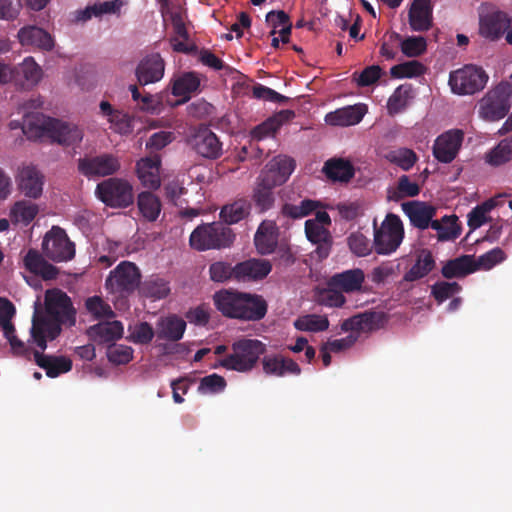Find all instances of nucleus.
Instances as JSON below:
<instances>
[{
    "instance_id": "nucleus-39",
    "label": "nucleus",
    "mask_w": 512,
    "mask_h": 512,
    "mask_svg": "<svg viewBox=\"0 0 512 512\" xmlns=\"http://www.w3.org/2000/svg\"><path fill=\"white\" fill-rule=\"evenodd\" d=\"M435 260L432 253L423 249L417 255L413 266L404 274L403 280L414 282L427 276L435 268Z\"/></svg>"
},
{
    "instance_id": "nucleus-32",
    "label": "nucleus",
    "mask_w": 512,
    "mask_h": 512,
    "mask_svg": "<svg viewBox=\"0 0 512 512\" xmlns=\"http://www.w3.org/2000/svg\"><path fill=\"white\" fill-rule=\"evenodd\" d=\"M254 243L261 255L275 251L278 244V228L272 221H263L254 236Z\"/></svg>"
},
{
    "instance_id": "nucleus-38",
    "label": "nucleus",
    "mask_w": 512,
    "mask_h": 512,
    "mask_svg": "<svg viewBox=\"0 0 512 512\" xmlns=\"http://www.w3.org/2000/svg\"><path fill=\"white\" fill-rule=\"evenodd\" d=\"M322 171L330 180L339 182H348L355 174L352 163L343 158H331L327 160Z\"/></svg>"
},
{
    "instance_id": "nucleus-4",
    "label": "nucleus",
    "mask_w": 512,
    "mask_h": 512,
    "mask_svg": "<svg viewBox=\"0 0 512 512\" xmlns=\"http://www.w3.org/2000/svg\"><path fill=\"white\" fill-rule=\"evenodd\" d=\"M266 352V345L251 338H241L231 345V352L219 360V365L227 370L239 373L252 371L260 357Z\"/></svg>"
},
{
    "instance_id": "nucleus-53",
    "label": "nucleus",
    "mask_w": 512,
    "mask_h": 512,
    "mask_svg": "<svg viewBox=\"0 0 512 512\" xmlns=\"http://www.w3.org/2000/svg\"><path fill=\"white\" fill-rule=\"evenodd\" d=\"M400 48L405 56L418 57L426 52L427 41L423 36H408L400 42Z\"/></svg>"
},
{
    "instance_id": "nucleus-2",
    "label": "nucleus",
    "mask_w": 512,
    "mask_h": 512,
    "mask_svg": "<svg viewBox=\"0 0 512 512\" xmlns=\"http://www.w3.org/2000/svg\"><path fill=\"white\" fill-rule=\"evenodd\" d=\"M213 304L222 316L243 321H259L267 313V303L258 294L222 288L213 294Z\"/></svg>"
},
{
    "instance_id": "nucleus-24",
    "label": "nucleus",
    "mask_w": 512,
    "mask_h": 512,
    "mask_svg": "<svg viewBox=\"0 0 512 512\" xmlns=\"http://www.w3.org/2000/svg\"><path fill=\"white\" fill-rule=\"evenodd\" d=\"M402 210L409 217L411 224L424 230L431 227L433 217L436 215V208L426 202L410 201L402 204Z\"/></svg>"
},
{
    "instance_id": "nucleus-58",
    "label": "nucleus",
    "mask_w": 512,
    "mask_h": 512,
    "mask_svg": "<svg viewBox=\"0 0 512 512\" xmlns=\"http://www.w3.org/2000/svg\"><path fill=\"white\" fill-rule=\"evenodd\" d=\"M461 290L457 282H437L431 287V295L440 304Z\"/></svg>"
},
{
    "instance_id": "nucleus-12",
    "label": "nucleus",
    "mask_w": 512,
    "mask_h": 512,
    "mask_svg": "<svg viewBox=\"0 0 512 512\" xmlns=\"http://www.w3.org/2000/svg\"><path fill=\"white\" fill-rule=\"evenodd\" d=\"M43 134H47L55 142L66 146L80 143L84 135L83 130L76 124L50 117L43 119L35 136Z\"/></svg>"
},
{
    "instance_id": "nucleus-22",
    "label": "nucleus",
    "mask_w": 512,
    "mask_h": 512,
    "mask_svg": "<svg viewBox=\"0 0 512 512\" xmlns=\"http://www.w3.org/2000/svg\"><path fill=\"white\" fill-rule=\"evenodd\" d=\"M305 234L307 239L317 247L314 253L319 259H325L329 256L333 244V238L330 231L318 223L311 220L305 222Z\"/></svg>"
},
{
    "instance_id": "nucleus-5",
    "label": "nucleus",
    "mask_w": 512,
    "mask_h": 512,
    "mask_svg": "<svg viewBox=\"0 0 512 512\" xmlns=\"http://www.w3.org/2000/svg\"><path fill=\"white\" fill-rule=\"evenodd\" d=\"M234 240L232 229L221 222L200 225L190 235V245L198 251L226 248Z\"/></svg>"
},
{
    "instance_id": "nucleus-26",
    "label": "nucleus",
    "mask_w": 512,
    "mask_h": 512,
    "mask_svg": "<svg viewBox=\"0 0 512 512\" xmlns=\"http://www.w3.org/2000/svg\"><path fill=\"white\" fill-rule=\"evenodd\" d=\"M160 167L161 159L158 155L142 158L137 161L136 173L144 187L150 189H158L160 187Z\"/></svg>"
},
{
    "instance_id": "nucleus-61",
    "label": "nucleus",
    "mask_w": 512,
    "mask_h": 512,
    "mask_svg": "<svg viewBox=\"0 0 512 512\" xmlns=\"http://www.w3.org/2000/svg\"><path fill=\"white\" fill-rule=\"evenodd\" d=\"M19 73L31 85L37 84L42 77V69L32 57L23 60L19 67Z\"/></svg>"
},
{
    "instance_id": "nucleus-21",
    "label": "nucleus",
    "mask_w": 512,
    "mask_h": 512,
    "mask_svg": "<svg viewBox=\"0 0 512 512\" xmlns=\"http://www.w3.org/2000/svg\"><path fill=\"white\" fill-rule=\"evenodd\" d=\"M272 265L265 259H249L235 265V278L238 282H250L265 278Z\"/></svg>"
},
{
    "instance_id": "nucleus-51",
    "label": "nucleus",
    "mask_w": 512,
    "mask_h": 512,
    "mask_svg": "<svg viewBox=\"0 0 512 512\" xmlns=\"http://www.w3.org/2000/svg\"><path fill=\"white\" fill-rule=\"evenodd\" d=\"M425 66L417 60L407 61L394 65L390 69V74L394 78H412L420 76L424 73Z\"/></svg>"
},
{
    "instance_id": "nucleus-8",
    "label": "nucleus",
    "mask_w": 512,
    "mask_h": 512,
    "mask_svg": "<svg viewBox=\"0 0 512 512\" xmlns=\"http://www.w3.org/2000/svg\"><path fill=\"white\" fill-rule=\"evenodd\" d=\"M141 284V272L139 268L130 261L120 262L110 271L105 281V287L109 293L121 297L131 295Z\"/></svg>"
},
{
    "instance_id": "nucleus-63",
    "label": "nucleus",
    "mask_w": 512,
    "mask_h": 512,
    "mask_svg": "<svg viewBox=\"0 0 512 512\" xmlns=\"http://www.w3.org/2000/svg\"><path fill=\"white\" fill-rule=\"evenodd\" d=\"M156 331L148 322H141L135 325L131 332V340L137 344H148L152 341Z\"/></svg>"
},
{
    "instance_id": "nucleus-19",
    "label": "nucleus",
    "mask_w": 512,
    "mask_h": 512,
    "mask_svg": "<svg viewBox=\"0 0 512 512\" xmlns=\"http://www.w3.org/2000/svg\"><path fill=\"white\" fill-rule=\"evenodd\" d=\"M408 22L412 31L426 32L433 26L431 0H413L408 11Z\"/></svg>"
},
{
    "instance_id": "nucleus-34",
    "label": "nucleus",
    "mask_w": 512,
    "mask_h": 512,
    "mask_svg": "<svg viewBox=\"0 0 512 512\" xmlns=\"http://www.w3.org/2000/svg\"><path fill=\"white\" fill-rule=\"evenodd\" d=\"M294 117L295 112L293 110H281L254 127L251 131V135L257 140L273 136L283 124L291 121Z\"/></svg>"
},
{
    "instance_id": "nucleus-33",
    "label": "nucleus",
    "mask_w": 512,
    "mask_h": 512,
    "mask_svg": "<svg viewBox=\"0 0 512 512\" xmlns=\"http://www.w3.org/2000/svg\"><path fill=\"white\" fill-rule=\"evenodd\" d=\"M186 330V322L179 316L173 314L162 317L156 326L157 339L177 342L182 339Z\"/></svg>"
},
{
    "instance_id": "nucleus-40",
    "label": "nucleus",
    "mask_w": 512,
    "mask_h": 512,
    "mask_svg": "<svg viewBox=\"0 0 512 512\" xmlns=\"http://www.w3.org/2000/svg\"><path fill=\"white\" fill-rule=\"evenodd\" d=\"M251 210V203L245 198L235 200L231 204L222 207L220 217L225 222V225L235 224L245 219Z\"/></svg>"
},
{
    "instance_id": "nucleus-37",
    "label": "nucleus",
    "mask_w": 512,
    "mask_h": 512,
    "mask_svg": "<svg viewBox=\"0 0 512 512\" xmlns=\"http://www.w3.org/2000/svg\"><path fill=\"white\" fill-rule=\"evenodd\" d=\"M24 266L29 272L40 275L45 280L54 279L58 274L57 268L45 261L42 255L34 249H30L24 257Z\"/></svg>"
},
{
    "instance_id": "nucleus-14",
    "label": "nucleus",
    "mask_w": 512,
    "mask_h": 512,
    "mask_svg": "<svg viewBox=\"0 0 512 512\" xmlns=\"http://www.w3.org/2000/svg\"><path fill=\"white\" fill-rule=\"evenodd\" d=\"M479 33L491 41L498 40L505 34L506 42L512 45L511 18L502 11L487 13L480 17Z\"/></svg>"
},
{
    "instance_id": "nucleus-10",
    "label": "nucleus",
    "mask_w": 512,
    "mask_h": 512,
    "mask_svg": "<svg viewBox=\"0 0 512 512\" xmlns=\"http://www.w3.org/2000/svg\"><path fill=\"white\" fill-rule=\"evenodd\" d=\"M488 78L481 67L470 64L451 71L448 83L454 94L472 95L485 87Z\"/></svg>"
},
{
    "instance_id": "nucleus-18",
    "label": "nucleus",
    "mask_w": 512,
    "mask_h": 512,
    "mask_svg": "<svg viewBox=\"0 0 512 512\" xmlns=\"http://www.w3.org/2000/svg\"><path fill=\"white\" fill-rule=\"evenodd\" d=\"M18 190L30 199H38L43 193L44 176L33 165L19 168L16 175Z\"/></svg>"
},
{
    "instance_id": "nucleus-7",
    "label": "nucleus",
    "mask_w": 512,
    "mask_h": 512,
    "mask_svg": "<svg viewBox=\"0 0 512 512\" xmlns=\"http://www.w3.org/2000/svg\"><path fill=\"white\" fill-rule=\"evenodd\" d=\"M511 93V85L500 82L479 101V116L486 121L504 118L511 108Z\"/></svg>"
},
{
    "instance_id": "nucleus-56",
    "label": "nucleus",
    "mask_w": 512,
    "mask_h": 512,
    "mask_svg": "<svg viewBox=\"0 0 512 512\" xmlns=\"http://www.w3.org/2000/svg\"><path fill=\"white\" fill-rule=\"evenodd\" d=\"M505 259L506 254L501 248H493L490 251L479 256L478 259L475 260L476 271L479 269L489 270L493 268L495 265L503 262Z\"/></svg>"
},
{
    "instance_id": "nucleus-64",
    "label": "nucleus",
    "mask_w": 512,
    "mask_h": 512,
    "mask_svg": "<svg viewBox=\"0 0 512 512\" xmlns=\"http://www.w3.org/2000/svg\"><path fill=\"white\" fill-rule=\"evenodd\" d=\"M408 90L398 87L390 96L387 103V108L390 114H397L401 112L407 105Z\"/></svg>"
},
{
    "instance_id": "nucleus-20",
    "label": "nucleus",
    "mask_w": 512,
    "mask_h": 512,
    "mask_svg": "<svg viewBox=\"0 0 512 512\" xmlns=\"http://www.w3.org/2000/svg\"><path fill=\"white\" fill-rule=\"evenodd\" d=\"M164 70V60L158 53H153L139 62L135 74L140 85H147L160 81Z\"/></svg>"
},
{
    "instance_id": "nucleus-1",
    "label": "nucleus",
    "mask_w": 512,
    "mask_h": 512,
    "mask_svg": "<svg viewBox=\"0 0 512 512\" xmlns=\"http://www.w3.org/2000/svg\"><path fill=\"white\" fill-rule=\"evenodd\" d=\"M45 313L35 309L30 330L31 340L44 351L47 341L56 339L62 326L76 324V309L71 298L60 289H50L45 293Z\"/></svg>"
},
{
    "instance_id": "nucleus-15",
    "label": "nucleus",
    "mask_w": 512,
    "mask_h": 512,
    "mask_svg": "<svg viewBox=\"0 0 512 512\" xmlns=\"http://www.w3.org/2000/svg\"><path fill=\"white\" fill-rule=\"evenodd\" d=\"M190 147L200 156L217 159L222 155V143L207 126H199L188 138Z\"/></svg>"
},
{
    "instance_id": "nucleus-36",
    "label": "nucleus",
    "mask_w": 512,
    "mask_h": 512,
    "mask_svg": "<svg viewBox=\"0 0 512 512\" xmlns=\"http://www.w3.org/2000/svg\"><path fill=\"white\" fill-rule=\"evenodd\" d=\"M476 271L473 255H462L445 262L441 274L446 279L463 278Z\"/></svg>"
},
{
    "instance_id": "nucleus-62",
    "label": "nucleus",
    "mask_w": 512,
    "mask_h": 512,
    "mask_svg": "<svg viewBox=\"0 0 512 512\" xmlns=\"http://www.w3.org/2000/svg\"><path fill=\"white\" fill-rule=\"evenodd\" d=\"M253 97L256 99L284 104L289 101V98L276 92L275 90L264 86L262 84H256L252 89Z\"/></svg>"
},
{
    "instance_id": "nucleus-45",
    "label": "nucleus",
    "mask_w": 512,
    "mask_h": 512,
    "mask_svg": "<svg viewBox=\"0 0 512 512\" xmlns=\"http://www.w3.org/2000/svg\"><path fill=\"white\" fill-rule=\"evenodd\" d=\"M456 215L444 216L441 220L431 222V228L437 232L438 240H454L460 235V227L457 224Z\"/></svg>"
},
{
    "instance_id": "nucleus-47",
    "label": "nucleus",
    "mask_w": 512,
    "mask_h": 512,
    "mask_svg": "<svg viewBox=\"0 0 512 512\" xmlns=\"http://www.w3.org/2000/svg\"><path fill=\"white\" fill-rule=\"evenodd\" d=\"M496 205L497 202L494 199H488L474 207L467 215V223L470 230L473 231L487 223L490 220L487 214L492 211Z\"/></svg>"
},
{
    "instance_id": "nucleus-25",
    "label": "nucleus",
    "mask_w": 512,
    "mask_h": 512,
    "mask_svg": "<svg viewBox=\"0 0 512 512\" xmlns=\"http://www.w3.org/2000/svg\"><path fill=\"white\" fill-rule=\"evenodd\" d=\"M90 340L99 344H110L122 338L124 326L121 321H103L90 326L86 331Z\"/></svg>"
},
{
    "instance_id": "nucleus-43",
    "label": "nucleus",
    "mask_w": 512,
    "mask_h": 512,
    "mask_svg": "<svg viewBox=\"0 0 512 512\" xmlns=\"http://www.w3.org/2000/svg\"><path fill=\"white\" fill-rule=\"evenodd\" d=\"M39 212L38 205L28 200H20L10 209V219L13 223L29 225Z\"/></svg>"
},
{
    "instance_id": "nucleus-42",
    "label": "nucleus",
    "mask_w": 512,
    "mask_h": 512,
    "mask_svg": "<svg viewBox=\"0 0 512 512\" xmlns=\"http://www.w3.org/2000/svg\"><path fill=\"white\" fill-rule=\"evenodd\" d=\"M139 293L147 298L163 299L170 293L169 283L157 275H152L141 282Z\"/></svg>"
},
{
    "instance_id": "nucleus-46",
    "label": "nucleus",
    "mask_w": 512,
    "mask_h": 512,
    "mask_svg": "<svg viewBox=\"0 0 512 512\" xmlns=\"http://www.w3.org/2000/svg\"><path fill=\"white\" fill-rule=\"evenodd\" d=\"M512 160V137L501 140L486 154V162L497 167Z\"/></svg>"
},
{
    "instance_id": "nucleus-49",
    "label": "nucleus",
    "mask_w": 512,
    "mask_h": 512,
    "mask_svg": "<svg viewBox=\"0 0 512 512\" xmlns=\"http://www.w3.org/2000/svg\"><path fill=\"white\" fill-rule=\"evenodd\" d=\"M84 305L87 312L92 315L94 319H112L115 317V312L112 310L111 306L100 296L94 295L88 297Z\"/></svg>"
},
{
    "instance_id": "nucleus-54",
    "label": "nucleus",
    "mask_w": 512,
    "mask_h": 512,
    "mask_svg": "<svg viewBox=\"0 0 512 512\" xmlns=\"http://www.w3.org/2000/svg\"><path fill=\"white\" fill-rule=\"evenodd\" d=\"M209 276L213 282L224 283L235 278V266L223 261H217L209 266Z\"/></svg>"
},
{
    "instance_id": "nucleus-44",
    "label": "nucleus",
    "mask_w": 512,
    "mask_h": 512,
    "mask_svg": "<svg viewBox=\"0 0 512 512\" xmlns=\"http://www.w3.org/2000/svg\"><path fill=\"white\" fill-rule=\"evenodd\" d=\"M137 206L141 215L149 222L156 221L161 212V202L151 192H141L137 198Z\"/></svg>"
},
{
    "instance_id": "nucleus-29",
    "label": "nucleus",
    "mask_w": 512,
    "mask_h": 512,
    "mask_svg": "<svg viewBox=\"0 0 512 512\" xmlns=\"http://www.w3.org/2000/svg\"><path fill=\"white\" fill-rule=\"evenodd\" d=\"M382 321L383 313L365 311L344 320L341 324V330L344 332H369L378 328Z\"/></svg>"
},
{
    "instance_id": "nucleus-11",
    "label": "nucleus",
    "mask_w": 512,
    "mask_h": 512,
    "mask_svg": "<svg viewBox=\"0 0 512 512\" xmlns=\"http://www.w3.org/2000/svg\"><path fill=\"white\" fill-rule=\"evenodd\" d=\"M77 168L86 178L97 179L115 175L121 169V162L115 154L102 153L79 158Z\"/></svg>"
},
{
    "instance_id": "nucleus-30",
    "label": "nucleus",
    "mask_w": 512,
    "mask_h": 512,
    "mask_svg": "<svg viewBox=\"0 0 512 512\" xmlns=\"http://www.w3.org/2000/svg\"><path fill=\"white\" fill-rule=\"evenodd\" d=\"M33 357L36 364L45 370L50 378H56L72 369V361L65 356L46 355L40 351L34 350Z\"/></svg>"
},
{
    "instance_id": "nucleus-48",
    "label": "nucleus",
    "mask_w": 512,
    "mask_h": 512,
    "mask_svg": "<svg viewBox=\"0 0 512 512\" xmlns=\"http://www.w3.org/2000/svg\"><path fill=\"white\" fill-rule=\"evenodd\" d=\"M315 298L317 303L327 307H342L346 298L338 287H331L329 280L327 281V287L317 289Z\"/></svg>"
},
{
    "instance_id": "nucleus-27",
    "label": "nucleus",
    "mask_w": 512,
    "mask_h": 512,
    "mask_svg": "<svg viewBox=\"0 0 512 512\" xmlns=\"http://www.w3.org/2000/svg\"><path fill=\"white\" fill-rule=\"evenodd\" d=\"M366 112L364 104L346 106L326 114L325 122L331 126H352L360 123Z\"/></svg>"
},
{
    "instance_id": "nucleus-23",
    "label": "nucleus",
    "mask_w": 512,
    "mask_h": 512,
    "mask_svg": "<svg viewBox=\"0 0 512 512\" xmlns=\"http://www.w3.org/2000/svg\"><path fill=\"white\" fill-rule=\"evenodd\" d=\"M263 372L268 376L284 377L286 375H299L301 368L291 358L281 354L266 355L262 358Z\"/></svg>"
},
{
    "instance_id": "nucleus-13",
    "label": "nucleus",
    "mask_w": 512,
    "mask_h": 512,
    "mask_svg": "<svg viewBox=\"0 0 512 512\" xmlns=\"http://www.w3.org/2000/svg\"><path fill=\"white\" fill-rule=\"evenodd\" d=\"M42 246L45 255L55 262L68 261L75 256L74 243L70 241L66 232L57 226H53L46 234Z\"/></svg>"
},
{
    "instance_id": "nucleus-17",
    "label": "nucleus",
    "mask_w": 512,
    "mask_h": 512,
    "mask_svg": "<svg viewBox=\"0 0 512 512\" xmlns=\"http://www.w3.org/2000/svg\"><path fill=\"white\" fill-rule=\"evenodd\" d=\"M461 130H449L438 136L433 145L434 157L442 163H451L457 156L463 142Z\"/></svg>"
},
{
    "instance_id": "nucleus-9",
    "label": "nucleus",
    "mask_w": 512,
    "mask_h": 512,
    "mask_svg": "<svg viewBox=\"0 0 512 512\" xmlns=\"http://www.w3.org/2000/svg\"><path fill=\"white\" fill-rule=\"evenodd\" d=\"M98 199L111 208H127L134 202L133 186L123 178L110 177L98 183Z\"/></svg>"
},
{
    "instance_id": "nucleus-31",
    "label": "nucleus",
    "mask_w": 512,
    "mask_h": 512,
    "mask_svg": "<svg viewBox=\"0 0 512 512\" xmlns=\"http://www.w3.org/2000/svg\"><path fill=\"white\" fill-rule=\"evenodd\" d=\"M100 114L111 124V128L121 135H128L133 131V119L121 110L115 109L108 101L99 104Z\"/></svg>"
},
{
    "instance_id": "nucleus-35",
    "label": "nucleus",
    "mask_w": 512,
    "mask_h": 512,
    "mask_svg": "<svg viewBox=\"0 0 512 512\" xmlns=\"http://www.w3.org/2000/svg\"><path fill=\"white\" fill-rule=\"evenodd\" d=\"M18 39L22 46L36 47L45 51L53 48L51 35L37 26H25L18 31Z\"/></svg>"
},
{
    "instance_id": "nucleus-59",
    "label": "nucleus",
    "mask_w": 512,
    "mask_h": 512,
    "mask_svg": "<svg viewBox=\"0 0 512 512\" xmlns=\"http://www.w3.org/2000/svg\"><path fill=\"white\" fill-rule=\"evenodd\" d=\"M382 75V69L378 65L366 67L360 73L354 72L352 77L359 87H367L377 82Z\"/></svg>"
},
{
    "instance_id": "nucleus-57",
    "label": "nucleus",
    "mask_w": 512,
    "mask_h": 512,
    "mask_svg": "<svg viewBox=\"0 0 512 512\" xmlns=\"http://www.w3.org/2000/svg\"><path fill=\"white\" fill-rule=\"evenodd\" d=\"M347 241L351 252L359 257L367 256L374 247L370 240L360 232L352 233Z\"/></svg>"
},
{
    "instance_id": "nucleus-52",
    "label": "nucleus",
    "mask_w": 512,
    "mask_h": 512,
    "mask_svg": "<svg viewBox=\"0 0 512 512\" xmlns=\"http://www.w3.org/2000/svg\"><path fill=\"white\" fill-rule=\"evenodd\" d=\"M387 159L391 163L400 167L402 170L408 171L414 166L418 160V157L413 150L408 148H400L390 151L387 155Z\"/></svg>"
},
{
    "instance_id": "nucleus-41",
    "label": "nucleus",
    "mask_w": 512,
    "mask_h": 512,
    "mask_svg": "<svg viewBox=\"0 0 512 512\" xmlns=\"http://www.w3.org/2000/svg\"><path fill=\"white\" fill-rule=\"evenodd\" d=\"M200 87V79L195 72H186L177 78L172 85V94L183 97L182 103L190 99V95Z\"/></svg>"
},
{
    "instance_id": "nucleus-16",
    "label": "nucleus",
    "mask_w": 512,
    "mask_h": 512,
    "mask_svg": "<svg viewBox=\"0 0 512 512\" xmlns=\"http://www.w3.org/2000/svg\"><path fill=\"white\" fill-rule=\"evenodd\" d=\"M164 21H171L174 33L177 37L171 39L173 50L181 53H193L197 47L195 45H187L185 41L189 40V33L186 29L185 19L186 12L180 6H172L166 13H161Z\"/></svg>"
},
{
    "instance_id": "nucleus-60",
    "label": "nucleus",
    "mask_w": 512,
    "mask_h": 512,
    "mask_svg": "<svg viewBox=\"0 0 512 512\" xmlns=\"http://www.w3.org/2000/svg\"><path fill=\"white\" fill-rule=\"evenodd\" d=\"M108 360L116 365L129 363L133 358V349L126 345H110L107 350Z\"/></svg>"
},
{
    "instance_id": "nucleus-55",
    "label": "nucleus",
    "mask_w": 512,
    "mask_h": 512,
    "mask_svg": "<svg viewBox=\"0 0 512 512\" xmlns=\"http://www.w3.org/2000/svg\"><path fill=\"white\" fill-rule=\"evenodd\" d=\"M226 385L227 383L224 377L213 373L201 378L198 392L201 394H217L222 392Z\"/></svg>"
},
{
    "instance_id": "nucleus-3",
    "label": "nucleus",
    "mask_w": 512,
    "mask_h": 512,
    "mask_svg": "<svg viewBox=\"0 0 512 512\" xmlns=\"http://www.w3.org/2000/svg\"><path fill=\"white\" fill-rule=\"evenodd\" d=\"M295 168V161L287 156L271 159L257 177L252 201L259 213L270 210L275 203L274 188L287 181Z\"/></svg>"
},
{
    "instance_id": "nucleus-50",
    "label": "nucleus",
    "mask_w": 512,
    "mask_h": 512,
    "mask_svg": "<svg viewBox=\"0 0 512 512\" xmlns=\"http://www.w3.org/2000/svg\"><path fill=\"white\" fill-rule=\"evenodd\" d=\"M294 326L299 331L321 332L328 329L329 320L326 316L308 314L299 317L294 322Z\"/></svg>"
},
{
    "instance_id": "nucleus-6",
    "label": "nucleus",
    "mask_w": 512,
    "mask_h": 512,
    "mask_svg": "<svg viewBox=\"0 0 512 512\" xmlns=\"http://www.w3.org/2000/svg\"><path fill=\"white\" fill-rule=\"evenodd\" d=\"M374 226L373 246L377 254L389 255L397 250L404 237L403 223L399 216L393 213L387 214L380 227Z\"/></svg>"
},
{
    "instance_id": "nucleus-28",
    "label": "nucleus",
    "mask_w": 512,
    "mask_h": 512,
    "mask_svg": "<svg viewBox=\"0 0 512 512\" xmlns=\"http://www.w3.org/2000/svg\"><path fill=\"white\" fill-rule=\"evenodd\" d=\"M365 274L362 269L354 268L335 273L329 278L331 287H338L342 293H355L362 290Z\"/></svg>"
}]
</instances>
